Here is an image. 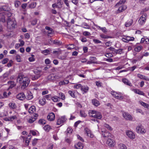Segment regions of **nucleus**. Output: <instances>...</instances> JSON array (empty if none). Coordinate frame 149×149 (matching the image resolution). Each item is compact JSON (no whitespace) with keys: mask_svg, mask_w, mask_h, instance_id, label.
I'll return each mask as SVG.
<instances>
[{"mask_svg":"<svg viewBox=\"0 0 149 149\" xmlns=\"http://www.w3.org/2000/svg\"><path fill=\"white\" fill-rule=\"evenodd\" d=\"M41 74L37 75L35 74V75L33 76L32 77V80L34 81L38 79L41 76Z\"/></svg>","mask_w":149,"mask_h":149,"instance_id":"bb28decb","label":"nucleus"},{"mask_svg":"<svg viewBox=\"0 0 149 149\" xmlns=\"http://www.w3.org/2000/svg\"><path fill=\"white\" fill-rule=\"evenodd\" d=\"M97 112V111L93 110L90 111L89 112V116H90V115H91V114L93 115L95 114Z\"/></svg>","mask_w":149,"mask_h":149,"instance_id":"bf43d9fd","label":"nucleus"},{"mask_svg":"<svg viewBox=\"0 0 149 149\" xmlns=\"http://www.w3.org/2000/svg\"><path fill=\"white\" fill-rule=\"evenodd\" d=\"M80 113L81 117H85L87 116L86 114L83 111H80Z\"/></svg>","mask_w":149,"mask_h":149,"instance_id":"37998d69","label":"nucleus"},{"mask_svg":"<svg viewBox=\"0 0 149 149\" xmlns=\"http://www.w3.org/2000/svg\"><path fill=\"white\" fill-rule=\"evenodd\" d=\"M137 77L139 78L143 79L144 80H147V78L145 77V76H144L143 75H142L141 74H137Z\"/></svg>","mask_w":149,"mask_h":149,"instance_id":"72a5a7b5","label":"nucleus"},{"mask_svg":"<svg viewBox=\"0 0 149 149\" xmlns=\"http://www.w3.org/2000/svg\"><path fill=\"white\" fill-rule=\"evenodd\" d=\"M126 0H120L116 5V6L122 4H124Z\"/></svg>","mask_w":149,"mask_h":149,"instance_id":"49530a36","label":"nucleus"},{"mask_svg":"<svg viewBox=\"0 0 149 149\" xmlns=\"http://www.w3.org/2000/svg\"><path fill=\"white\" fill-rule=\"evenodd\" d=\"M137 132L140 134H143L146 133V131L143 127L141 125H138L136 128Z\"/></svg>","mask_w":149,"mask_h":149,"instance_id":"20e7f679","label":"nucleus"},{"mask_svg":"<svg viewBox=\"0 0 149 149\" xmlns=\"http://www.w3.org/2000/svg\"><path fill=\"white\" fill-rule=\"evenodd\" d=\"M123 49H116L115 54H120L122 53H123Z\"/></svg>","mask_w":149,"mask_h":149,"instance_id":"c756f323","label":"nucleus"},{"mask_svg":"<svg viewBox=\"0 0 149 149\" xmlns=\"http://www.w3.org/2000/svg\"><path fill=\"white\" fill-rule=\"evenodd\" d=\"M75 148L76 149H82L83 148V145L81 143L79 142L75 145Z\"/></svg>","mask_w":149,"mask_h":149,"instance_id":"a211bd4d","label":"nucleus"},{"mask_svg":"<svg viewBox=\"0 0 149 149\" xmlns=\"http://www.w3.org/2000/svg\"><path fill=\"white\" fill-rule=\"evenodd\" d=\"M122 81L125 84L130 86H132V84L130 82V81L127 79L124 78H123L122 79Z\"/></svg>","mask_w":149,"mask_h":149,"instance_id":"6ab92c4d","label":"nucleus"},{"mask_svg":"<svg viewBox=\"0 0 149 149\" xmlns=\"http://www.w3.org/2000/svg\"><path fill=\"white\" fill-rule=\"evenodd\" d=\"M81 85L80 84H78L75 85L74 88L76 89H79L80 88H81Z\"/></svg>","mask_w":149,"mask_h":149,"instance_id":"5fc2aeb1","label":"nucleus"},{"mask_svg":"<svg viewBox=\"0 0 149 149\" xmlns=\"http://www.w3.org/2000/svg\"><path fill=\"white\" fill-rule=\"evenodd\" d=\"M133 90L134 92L137 94L143 95H144V93H143V92L140 90L136 89H134Z\"/></svg>","mask_w":149,"mask_h":149,"instance_id":"b1692460","label":"nucleus"},{"mask_svg":"<svg viewBox=\"0 0 149 149\" xmlns=\"http://www.w3.org/2000/svg\"><path fill=\"white\" fill-rule=\"evenodd\" d=\"M16 97L18 99L23 100L25 98V96L23 93H19L17 95Z\"/></svg>","mask_w":149,"mask_h":149,"instance_id":"f3484780","label":"nucleus"},{"mask_svg":"<svg viewBox=\"0 0 149 149\" xmlns=\"http://www.w3.org/2000/svg\"><path fill=\"white\" fill-rule=\"evenodd\" d=\"M139 103L145 108L149 109V105L148 104L142 101H140Z\"/></svg>","mask_w":149,"mask_h":149,"instance_id":"393cba45","label":"nucleus"},{"mask_svg":"<svg viewBox=\"0 0 149 149\" xmlns=\"http://www.w3.org/2000/svg\"><path fill=\"white\" fill-rule=\"evenodd\" d=\"M111 94L116 98L118 96V95L119 94L116 92H115L114 91H112L111 92Z\"/></svg>","mask_w":149,"mask_h":149,"instance_id":"c03bdc74","label":"nucleus"},{"mask_svg":"<svg viewBox=\"0 0 149 149\" xmlns=\"http://www.w3.org/2000/svg\"><path fill=\"white\" fill-rule=\"evenodd\" d=\"M93 41L96 44L100 43H102L101 41L97 39H93Z\"/></svg>","mask_w":149,"mask_h":149,"instance_id":"69168bd1","label":"nucleus"},{"mask_svg":"<svg viewBox=\"0 0 149 149\" xmlns=\"http://www.w3.org/2000/svg\"><path fill=\"white\" fill-rule=\"evenodd\" d=\"M44 129L47 132H48L51 129V127L50 126L47 125H45L43 127Z\"/></svg>","mask_w":149,"mask_h":149,"instance_id":"7c9ffc66","label":"nucleus"},{"mask_svg":"<svg viewBox=\"0 0 149 149\" xmlns=\"http://www.w3.org/2000/svg\"><path fill=\"white\" fill-rule=\"evenodd\" d=\"M8 84H10V86L8 88V89L13 88L16 85V84H15V82L13 81H8Z\"/></svg>","mask_w":149,"mask_h":149,"instance_id":"412c9836","label":"nucleus"},{"mask_svg":"<svg viewBox=\"0 0 149 149\" xmlns=\"http://www.w3.org/2000/svg\"><path fill=\"white\" fill-rule=\"evenodd\" d=\"M123 116L126 120L131 121L133 120V118L132 116L127 113H124Z\"/></svg>","mask_w":149,"mask_h":149,"instance_id":"0eeeda50","label":"nucleus"},{"mask_svg":"<svg viewBox=\"0 0 149 149\" xmlns=\"http://www.w3.org/2000/svg\"><path fill=\"white\" fill-rule=\"evenodd\" d=\"M66 120L67 119L65 116H61L58 119L56 124L57 125H60L61 124L63 123L66 121Z\"/></svg>","mask_w":149,"mask_h":149,"instance_id":"423d86ee","label":"nucleus"},{"mask_svg":"<svg viewBox=\"0 0 149 149\" xmlns=\"http://www.w3.org/2000/svg\"><path fill=\"white\" fill-rule=\"evenodd\" d=\"M94 26L97 27L99 28L100 30L103 32L104 33H106L107 32L106 29L105 27H101L96 24H94Z\"/></svg>","mask_w":149,"mask_h":149,"instance_id":"c85d7f7f","label":"nucleus"},{"mask_svg":"<svg viewBox=\"0 0 149 149\" xmlns=\"http://www.w3.org/2000/svg\"><path fill=\"white\" fill-rule=\"evenodd\" d=\"M55 116L54 113H50L47 116V120L50 121L53 120L55 118Z\"/></svg>","mask_w":149,"mask_h":149,"instance_id":"9b49d317","label":"nucleus"},{"mask_svg":"<svg viewBox=\"0 0 149 149\" xmlns=\"http://www.w3.org/2000/svg\"><path fill=\"white\" fill-rule=\"evenodd\" d=\"M36 107L34 106H32L28 110V111L30 113H33L36 111Z\"/></svg>","mask_w":149,"mask_h":149,"instance_id":"aec40b11","label":"nucleus"},{"mask_svg":"<svg viewBox=\"0 0 149 149\" xmlns=\"http://www.w3.org/2000/svg\"><path fill=\"white\" fill-rule=\"evenodd\" d=\"M39 103L42 105H44L46 103V100L45 98L40 99L39 101Z\"/></svg>","mask_w":149,"mask_h":149,"instance_id":"cd10ccee","label":"nucleus"},{"mask_svg":"<svg viewBox=\"0 0 149 149\" xmlns=\"http://www.w3.org/2000/svg\"><path fill=\"white\" fill-rule=\"evenodd\" d=\"M50 51L48 49H47L43 50L42 51V53L44 54L45 55H47L48 54H49Z\"/></svg>","mask_w":149,"mask_h":149,"instance_id":"ea45409f","label":"nucleus"},{"mask_svg":"<svg viewBox=\"0 0 149 149\" xmlns=\"http://www.w3.org/2000/svg\"><path fill=\"white\" fill-rule=\"evenodd\" d=\"M32 57H30L29 58V60L30 62H33L35 60V59L34 58V55H32Z\"/></svg>","mask_w":149,"mask_h":149,"instance_id":"13d9d810","label":"nucleus"},{"mask_svg":"<svg viewBox=\"0 0 149 149\" xmlns=\"http://www.w3.org/2000/svg\"><path fill=\"white\" fill-rule=\"evenodd\" d=\"M133 22V20L131 19L130 21L126 22L125 26L126 27H129L131 26Z\"/></svg>","mask_w":149,"mask_h":149,"instance_id":"473e14b6","label":"nucleus"},{"mask_svg":"<svg viewBox=\"0 0 149 149\" xmlns=\"http://www.w3.org/2000/svg\"><path fill=\"white\" fill-rule=\"evenodd\" d=\"M59 94L61 97V98L62 100H64L65 98V96L64 94L62 93H60Z\"/></svg>","mask_w":149,"mask_h":149,"instance_id":"680f3d73","label":"nucleus"},{"mask_svg":"<svg viewBox=\"0 0 149 149\" xmlns=\"http://www.w3.org/2000/svg\"><path fill=\"white\" fill-rule=\"evenodd\" d=\"M14 4L15 7L18 8L20 5L21 2L18 0H16L15 1Z\"/></svg>","mask_w":149,"mask_h":149,"instance_id":"f704fd0d","label":"nucleus"},{"mask_svg":"<svg viewBox=\"0 0 149 149\" xmlns=\"http://www.w3.org/2000/svg\"><path fill=\"white\" fill-rule=\"evenodd\" d=\"M92 102L94 105L96 106H97L100 104L99 102L96 99L92 100Z\"/></svg>","mask_w":149,"mask_h":149,"instance_id":"5701e85b","label":"nucleus"},{"mask_svg":"<svg viewBox=\"0 0 149 149\" xmlns=\"http://www.w3.org/2000/svg\"><path fill=\"white\" fill-rule=\"evenodd\" d=\"M33 96L32 93L31 92H30V93L28 94V95L27 96L26 99L28 100H30L33 98Z\"/></svg>","mask_w":149,"mask_h":149,"instance_id":"e433bc0d","label":"nucleus"},{"mask_svg":"<svg viewBox=\"0 0 149 149\" xmlns=\"http://www.w3.org/2000/svg\"><path fill=\"white\" fill-rule=\"evenodd\" d=\"M107 144L111 147H113L115 144V142L113 140L111 139H108L107 141Z\"/></svg>","mask_w":149,"mask_h":149,"instance_id":"9d476101","label":"nucleus"},{"mask_svg":"<svg viewBox=\"0 0 149 149\" xmlns=\"http://www.w3.org/2000/svg\"><path fill=\"white\" fill-rule=\"evenodd\" d=\"M142 47L141 46H138L134 48V50L136 52H139L142 48Z\"/></svg>","mask_w":149,"mask_h":149,"instance_id":"58836bf2","label":"nucleus"},{"mask_svg":"<svg viewBox=\"0 0 149 149\" xmlns=\"http://www.w3.org/2000/svg\"><path fill=\"white\" fill-rule=\"evenodd\" d=\"M89 89V88L87 86H81V90L83 92V94L86 93Z\"/></svg>","mask_w":149,"mask_h":149,"instance_id":"dca6fc26","label":"nucleus"},{"mask_svg":"<svg viewBox=\"0 0 149 149\" xmlns=\"http://www.w3.org/2000/svg\"><path fill=\"white\" fill-rule=\"evenodd\" d=\"M102 132L103 136L104 138L110 139V138L111 137V134L109 132L106 131L104 132L102 131Z\"/></svg>","mask_w":149,"mask_h":149,"instance_id":"1a4fd4ad","label":"nucleus"},{"mask_svg":"<svg viewBox=\"0 0 149 149\" xmlns=\"http://www.w3.org/2000/svg\"><path fill=\"white\" fill-rule=\"evenodd\" d=\"M7 27L10 28L15 27L16 24L15 22L12 20V18L10 17H8L7 19Z\"/></svg>","mask_w":149,"mask_h":149,"instance_id":"f03ea898","label":"nucleus"},{"mask_svg":"<svg viewBox=\"0 0 149 149\" xmlns=\"http://www.w3.org/2000/svg\"><path fill=\"white\" fill-rule=\"evenodd\" d=\"M72 131V129L70 127H69L67 129L66 132L67 133H71Z\"/></svg>","mask_w":149,"mask_h":149,"instance_id":"4d7b16f0","label":"nucleus"},{"mask_svg":"<svg viewBox=\"0 0 149 149\" xmlns=\"http://www.w3.org/2000/svg\"><path fill=\"white\" fill-rule=\"evenodd\" d=\"M16 59L18 62H20L21 61L20 58V56L19 55H17L16 56Z\"/></svg>","mask_w":149,"mask_h":149,"instance_id":"603ef678","label":"nucleus"},{"mask_svg":"<svg viewBox=\"0 0 149 149\" xmlns=\"http://www.w3.org/2000/svg\"><path fill=\"white\" fill-rule=\"evenodd\" d=\"M127 7H125V8L123 9V7H120L117 10V12L118 13H120L122 12L123 10H124L126 9Z\"/></svg>","mask_w":149,"mask_h":149,"instance_id":"a18cd8bd","label":"nucleus"},{"mask_svg":"<svg viewBox=\"0 0 149 149\" xmlns=\"http://www.w3.org/2000/svg\"><path fill=\"white\" fill-rule=\"evenodd\" d=\"M9 61V59L7 58H4L2 61L1 63L2 64H6Z\"/></svg>","mask_w":149,"mask_h":149,"instance_id":"8fccbe9b","label":"nucleus"},{"mask_svg":"<svg viewBox=\"0 0 149 149\" xmlns=\"http://www.w3.org/2000/svg\"><path fill=\"white\" fill-rule=\"evenodd\" d=\"M100 36L101 38L104 39H107L111 38V37L110 36L106 35L103 34H100Z\"/></svg>","mask_w":149,"mask_h":149,"instance_id":"c9c22d12","label":"nucleus"},{"mask_svg":"<svg viewBox=\"0 0 149 149\" xmlns=\"http://www.w3.org/2000/svg\"><path fill=\"white\" fill-rule=\"evenodd\" d=\"M36 120V118H30L29 120V123H33Z\"/></svg>","mask_w":149,"mask_h":149,"instance_id":"6e6d98bb","label":"nucleus"},{"mask_svg":"<svg viewBox=\"0 0 149 149\" xmlns=\"http://www.w3.org/2000/svg\"><path fill=\"white\" fill-rule=\"evenodd\" d=\"M28 137H29V138H26L25 140V143L27 146L29 145V144L30 141V140L31 138V135H28Z\"/></svg>","mask_w":149,"mask_h":149,"instance_id":"79ce46f5","label":"nucleus"},{"mask_svg":"<svg viewBox=\"0 0 149 149\" xmlns=\"http://www.w3.org/2000/svg\"><path fill=\"white\" fill-rule=\"evenodd\" d=\"M9 106L10 108L14 109L15 108L16 106L15 103H9Z\"/></svg>","mask_w":149,"mask_h":149,"instance_id":"09e8293b","label":"nucleus"},{"mask_svg":"<svg viewBox=\"0 0 149 149\" xmlns=\"http://www.w3.org/2000/svg\"><path fill=\"white\" fill-rule=\"evenodd\" d=\"M45 29L47 30H48L47 33L49 34V35L52 34L54 32L53 29L52 28L46 26L45 27Z\"/></svg>","mask_w":149,"mask_h":149,"instance_id":"4be33fe9","label":"nucleus"},{"mask_svg":"<svg viewBox=\"0 0 149 149\" xmlns=\"http://www.w3.org/2000/svg\"><path fill=\"white\" fill-rule=\"evenodd\" d=\"M41 70H36L34 71V73L35 74H37V75L41 74Z\"/></svg>","mask_w":149,"mask_h":149,"instance_id":"864d4df0","label":"nucleus"},{"mask_svg":"<svg viewBox=\"0 0 149 149\" xmlns=\"http://www.w3.org/2000/svg\"><path fill=\"white\" fill-rule=\"evenodd\" d=\"M127 135L130 139H134L135 138V136L133 133L130 131H128L126 132Z\"/></svg>","mask_w":149,"mask_h":149,"instance_id":"4468645a","label":"nucleus"},{"mask_svg":"<svg viewBox=\"0 0 149 149\" xmlns=\"http://www.w3.org/2000/svg\"><path fill=\"white\" fill-rule=\"evenodd\" d=\"M104 127L107 128L108 129L110 130H112L111 127L109 125L105 123L104 124Z\"/></svg>","mask_w":149,"mask_h":149,"instance_id":"052dcab7","label":"nucleus"},{"mask_svg":"<svg viewBox=\"0 0 149 149\" xmlns=\"http://www.w3.org/2000/svg\"><path fill=\"white\" fill-rule=\"evenodd\" d=\"M108 49H109L110 50H111V51H113V52H112L113 54H115V50H116V49H115L114 48L112 47H111L109 48H108Z\"/></svg>","mask_w":149,"mask_h":149,"instance_id":"0e129e2a","label":"nucleus"},{"mask_svg":"<svg viewBox=\"0 0 149 149\" xmlns=\"http://www.w3.org/2000/svg\"><path fill=\"white\" fill-rule=\"evenodd\" d=\"M8 16L7 14L4 13H0V22L4 23L6 21V19H8Z\"/></svg>","mask_w":149,"mask_h":149,"instance_id":"39448f33","label":"nucleus"},{"mask_svg":"<svg viewBox=\"0 0 149 149\" xmlns=\"http://www.w3.org/2000/svg\"><path fill=\"white\" fill-rule=\"evenodd\" d=\"M58 97L56 96H55L52 98V100L54 102H57L58 101Z\"/></svg>","mask_w":149,"mask_h":149,"instance_id":"3c124183","label":"nucleus"},{"mask_svg":"<svg viewBox=\"0 0 149 149\" xmlns=\"http://www.w3.org/2000/svg\"><path fill=\"white\" fill-rule=\"evenodd\" d=\"M47 79L49 80H53L55 79V77L53 74H51L48 76Z\"/></svg>","mask_w":149,"mask_h":149,"instance_id":"a878e982","label":"nucleus"},{"mask_svg":"<svg viewBox=\"0 0 149 149\" xmlns=\"http://www.w3.org/2000/svg\"><path fill=\"white\" fill-rule=\"evenodd\" d=\"M83 34L85 36H89L91 34L90 32L85 31L84 32Z\"/></svg>","mask_w":149,"mask_h":149,"instance_id":"338daca9","label":"nucleus"},{"mask_svg":"<svg viewBox=\"0 0 149 149\" xmlns=\"http://www.w3.org/2000/svg\"><path fill=\"white\" fill-rule=\"evenodd\" d=\"M84 130L86 134L88 136L92 138L93 137L94 135L91 132L90 130L88 128H86L84 129Z\"/></svg>","mask_w":149,"mask_h":149,"instance_id":"ddd939ff","label":"nucleus"},{"mask_svg":"<svg viewBox=\"0 0 149 149\" xmlns=\"http://www.w3.org/2000/svg\"><path fill=\"white\" fill-rule=\"evenodd\" d=\"M45 62L46 64H49L51 63V61L49 59L47 58L45 60Z\"/></svg>","mask_w":149,"mask_h":149,"instance_id":"774afa93","label":"nucleus"},{"mask_svg":"<svg viewBox=\"0 0 149 149\" xmlns=\"http://www.w3.org/2000/svg\"><path fill=\"white\" fill-rule=\"evenodd\" d=\"M68 93L72 97H75V95L74 93H73L71 91H68Z\"/></svg>","mask_w":149,"mask_h":149,"instance_id":"e2e57ef3","label":"nucleus"},{"mask_svg":"<svg viewBox=\"0 0 149 149\" xmlns=\"http://www.w3.org/2000/svg\"><path fill=\"white\" fill-rule=\"evenodd\" d=\"M146 19V14L144 13L140 18L138 21L139 24L143 25L145 22Z\"/></svg>","mask_w":149,"mask_h":149,"instance_id":"7ed1b4c3","label":"nucleus"},{"mask_svg":"<svg viewBox=\"0 0 149 149\" xmlns=\"http://www.w3.org/2000/svg\"><path fill=\"white\" fill-rule=\"evenodd\" d=\"M120 149H127L126 146L123 144H120Z\"/></svg>","mask_w":149,"mask_h":149,"instance_id":"de8ad7c7","label":"nucleus"},{"mask_svg":"<svg viewBox=\"0 0 149 149\" xmlns=\"http://www.w3.org/2000/svg\"><path fill=\"white\" fill-rule=\"evenodd\" d=\"M39 123L41 125H45L46 123V121L43 119H40L39 120Z\"/></svg>","mask_w":149,"mask_h":149,"instance_id":"a19ab883","label":"nucleus"},{"mask_svg":"<svg viewBox=\"0 0 149 149\" xmlns=\"http://www.w3.org/2000/svg\"><path fill=\"white\" fill-rule=\"evenodd\" d=\"M17 80L21 85L22 88H25L27 86L30 82L29 79L28 77H24L21 74H18Z\"/></svg>","mask_w":149,"mask_h":149,"instance_id":"f257e3e1","label":"nucleus"},{"mask_svg":"<svg viewBox=\"0 0 149 149\" xmlns=\"http://www.w3.org/2000/svg\"><path fill=\"white\" fill-rule=\"evenodd\" d=\"M50 42L53 44L58 46L62 45H63V43L61 41L57 40H52L50 39L49 42L50 43Z\"/></svg>","mask_w":149,"mask_h":149,"instance_id":"6e6552de","label":"nucleus"},{"mask_svg":"<svg viewBox=\"0 0 149 149\" xmlns=\"http://www.w3.org/2000/svg\"><path fill=\"white\" fill-rule=\"evenodd\" d=\"M36 6V3L35 2H32L29 5V7L31 8H35Z\"/></svg>","mask_w":149,"mask_h":149,"instance_id":"4c0bfd02","label":"nucleus"},{"mask_svg":"<svg viewBox=\"0 0 149 149\" xmlns=\"http://www.w3.org/2000/svg\"><path fill=\"white\" fill-rule=\"evenodd\" d=\"M96 116V118L100 119L102 117V115L101 113L99 112H97L95 113Z\"/></svg>","mask_w":149,"mask_h":149,"instance_id":"2f4dec72","label":"nucleus"},{"mask_svg":"<svg viewBox=\"0 0 149 149\" xmlns=\"http://www.w3.org/2000/svg\"><path fill=\"white\" fill-rule=\"evenodd\" d=\"M90 61H88L87 63V64H90L92 63L95 64H98V62L97 61H95L96 60V58L95 57L93 56H91L90 57Z\"/></svg>","mask_w":149,"mask_h":149,"instance_id":"f8f14e48","label":"nucleus"},{"mask_svg":"<svg viewBox=\"0 0 149 149\" xmlns=\"http://www.w3.org/2000/svg\"><path fill=\"white\" fill-rule=\"evenodd\" d=\"M123 40L126 42H128L129 41H133L134 39V38L133 37L127 36L125 38H123Z\"/></svg>","mask_w":149,"mask_h":149,"instance_id":"2eb2a0df","label":"nucleus"}]
</instances>
